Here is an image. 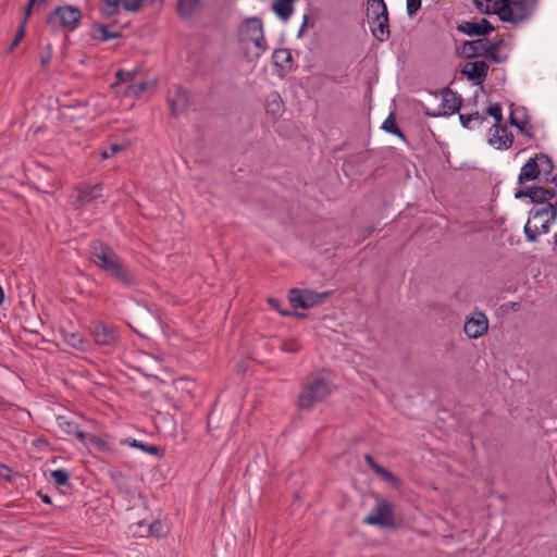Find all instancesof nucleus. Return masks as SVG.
Returning <instances> with one entry per match:
<instances>
[{
  "instance_id": "nucleus-12",
  "label": "nucleus",
  "mask_w": 557,
  "mask_h": 557,
  "mask_svg": "<svg viewBox=\"0 0 557 557\" xmlns=\"http://www.w3.org/2000/svg\"><path fill=\"white\" fill-rule=\"evenodd\" d=\"M556 196L557 191L553 188L536 185L520 187L515 193L517 199L529 198L531 203L542 205L543 207H545L546 203H550L549 200Z\"/></svg>"
},
{
  "instance_id": "nucleus-56",
  "label": "nucleus",
  "mask_w": 557,
  "mask_h": 557,
  "mask_svg": "<svg viewBox=\"0 0 557 557\" xmlns=\"http://www.w3.org/2000/svg\"><path fill=\"white\" fill-rule=\"evenodd\" d=\"M14 407L15 405L13 403L7 400L3 396L0 395V413L9 412L13 410Z\"/></svg>"
},
{
  "instance_id": "nucleus-5",
  "label": "nucleus",
  "mask_w": 557,
  "mask_h": 557,
  "mask_svg": "<svg viewBox=\"0 0 557 557\" xmlns=\"http://www.w3.org/2000/svg\"><path fill=\"white\" fill-rule=\"evenodd\" d=\"M83 13L78 7L65 4L57 7L46 16V24L52 32L64 28L74 32L82 23Z\"/></svg>"
},
{
  "instance_id": "nucleus-60",
  "label": "nucleus",
  "mask_w": 557,
  "mask_h": 557,
  "mask_svg": "<svg viewBox=\"0 0 557 557\" xmlns=\"http://www.w3.org/2000/svg\"><path fill=\"white\" fill-rule=\"evenodd\" d=\"M111 479L114 481V483L116 484V486L120 490L123 488L122 480L124 479V475H123V473L121 471L112 472L111 473Z\"/></svg>"
},
{
  "instance_id": "nucleus-15",
  "label": "nucleus",
  "mask_w": 557,
  "mask_h": 557,
  "mask_svg": "<svg viewBox=\"0 0 557 557\" xmlns=\"http://www.w3.org/2000/svg\"><path fill=\"white\" fill-rule=\"evenodd\" d=\"M488 64L485 60H476L467 62L460 70V74L466 76L474 85H480L483 89V84L488 74Z\"/></svg>"
},
{
  "instance_id": "nucleus-48",
  "label": "nucleus",
  "mask_w": 557,
  "mask_h": 557,
  "mask_svg": "<svg viewBox=\"0 0 557 557\" xmlns=\"http://www.w3.org/2000/svg\"><path fill=\"white\" fill-rule=\"evenodd\" d=\"M34 10L36 12H38L37 11V0H27V3L25 4V7L23 9V21L20 25H24V27L26 28L28 18L30 17Z\"/></svg>"
},
{
  "instance_id": "nucleus-6",
  "label": "nucleus",
  "mask_w": 557,
  "mask_h": 557,
  "mask_svg": "<svg viewBox=\"0 0 557 557\" xmlns=\"http://www.w3.org/2000/svg\"><path fill=\"white\" fill-rule=\"evenodd\" d=\"M499 21L509 24H519L528 20L536 9L537 0H500Z\"/></svg>"
},
{
  "instance_id": "nucleus-21",
  "label": "nucleus",
  "mask_w": 557,
  "mask_h": 557,
  "mask_svg": "<svg viewBox=\"0 0 557 557\" xmlns=\"http://www.w3.org/2000/svg\"><path fill=\"white\" fill-rule=\"evenodd\" d=\"M265 112L272 121H276L284 112V102L278 91H271L265 98Z\"/></svg>"
},
{
  "instance_id": "nucleus-47",
  "label": "nucleus",
  "mask_w": 557,
  "mask_h": 557,
  "mask_svg": "<svg viewBox=\"0 0 557 557\" xmlns=\"http://www.w3.org/2000/svg\"><path fill=\"white\" fill-rule=\"evenodd\" d=\"M87 448H96L99 451L110 450L108 443L95 434H91Z\"/></svg>"
},
{
  "instance_id": "nucleus-50",
  "label": "nucleus",
  "mask_w": 557,
  "mask_h": 557,
  "mask_svg": "<svg viewBox=\"0 0 557 557\" xmlns=\"http://www.w3.org/2000/svg\"><path fill=\"white\" fill-rule=\"evenodd\" d=\"M422 0H406L407 14L413 17L421 9Z\"/></svg>"
},
{
  "instance_id": "nucleus-33",
  "label": "nucleus",
  "mask_w": 557,
  "mask_h": 557,
  "mask_svg": "<svg viewBox=\"0 0 557 557\" xmlns=\"http://www.w3.org/2000/svg\"><path fill=\"white\" fill-rule=\"evenodd\" d=\"M122 0H100L99 12L103 18L119 14Z\"/></svg>"
},
{
  "instance_id": "nucleus-64",
  "label": "nucleus",
  "mask_w": 557,
  "mask_h": 557,
  "mask_svg": "<svg viewBox=\"0 0 557 557\" xmlns=\"http://www.w3.org/2000/svg\"><path fill=\"white\" fill-rule=\"evenodd\" d=\"M548 182L554 184V187H552L555 191H557V173L550 174Z\"/></svg>"
},
{
  "instance_id": "nucleus-32",
  "label": "nucleus",
  "mask_w": 557,
  "mask_h": 557,
  "mask_svg": "<svg viewBox=\"0 0 557 557\" xmlns=\"http://www.w3.org/2000/svg\"><path fill=\"white\" fill-rule=\"evenodd\" d=\"M371 150L359 151L357 153L349 156L346 159L345 164L361 172V166L371 158Z\"/></svg>"
},
{
  "instance_id": "nucleus-13",
  "label": "nucleus",
  "mask_w": 557,
  "mask_h": 557,
  "mask_svg": "<svg viewBox=\"0 0 557 557\" xmlns=\"http://www.w3.org/2000/svg\"><path fill=\"white\" fill-rule=\"evenodd\" d=\"M456 29L469 37L486 38L496 27L485 17L479 21H462L457 24Z\"/></svg>"
},
{
  "instance_id": "nucleus-23",
  "label": "nucleus",
  "mask_w": 557,
  "mask_h": 557,
  "mask_svg": "<svg viewBox=\"0 0 557 557\" xmlns=\"http://www.w3.org/2000/svg\"><path fill=\"white\" fill-rule=\"evenodd\" d=\"M121 444L128 445L132 448L140 449L141 451L152 455V456H156L158 458H162L165 453L164 448L159 445L145 443V442L138 441L136 438L123 440V441H121Z\"/></svg>"
},
{
  "instance_id": "nucleus-7",
  "label": "nucleus",
  "mask_w": 557,
  "mask_h": 557,
  "mask_svg": "<svg viewBox=\"0 0 557 557\" xmlns=\"http://www.w3.org/2000/svg\"><path fill=\"white\" fill-rule=\"evenodd\" d=\"M364 524L387 530H398L400 522L395 520L394 505L387 499H377L371 512L363 519Z\"/></svg>"
},
{
  "instance_id": "nucleus-25",
  "label": "nucleus",
  "mask_w": 557,
  "mask_h": 557,
  "mask_svg": "<svg viewBox=\"0 0 557 557\" xmlns=\"http://www.w3.org/2000/svg\"><path fill=\"white\" fill-rule=\"evenodd\" d=\"M60 336L62 341L70 347L81 351L86 350L87 341L78 332L66 331L63 326L60 327Z\"/></svg>"
},
{
  "instance_id": "nucleus-59",
  "label": "nucleus",
  "mask_w": 557,
  "mask_h": 557,
  "mask_svg": "<svg viewBox=\"0 0 557 557\" xmlns=\"http://www.w3.org/2000/svg\"><path fill=\"white\" fill-rule=\"evenodd\" d=\"M363 459L366 463L370 467V469H372L373 471L380 466L375 458L370 454H366Z\"/></svg>"
},
{
  "instance_id": "nucleus-26",
  "label": "nucleus",
  "mask_w": 557,
  "mask_h": 557,
  "mask_svg": "<svg viewBox=\"0 0 557 557\" xmlns=\"http://www.w3.org/2000/svg\"><path fill=\"white\" fill-rule=\"evenodd\" d=\"M371 24L372 35L379 41H385L389 37V25H388V14L383 16L380 20H371L369 21Z\"/></svg>"
},
{
  "instance_id": "nucleus-22",
  "label": "nucleus",
  "mask_w": 557,
  "mask_h": 557,
  "mask_svg": "<svg viewBox=\"0 0 557 557\" xmlns=\"http://www.w3.org/2000/svg\"><path fill=\"white\" fill-rule=\"evenodd\" d=\"M488 38H478L473 40H467L463 42V51L467 58L473 59L478 57H484L486 54V45Z\"/></svg>"
},
{
  "instance_id": "nucleus-16",
  "label": "nucleus",
  "mask_w": 557,
  "mask_h": 557,
  "mask_svg": "<svg viewBox=\"0 0 557 557\" xmlns=\"http://www.w3.org/2000/svg\"><path fill=\"white\" fill-rule=\"evenodd\" d=\"M488 330V319L482 311L473 312L465 322V334L472 339L481 337Z\"/></svg>"
},
{
  "instance_id": "nucleus-42",
  "label": "nucleus",
  "mask_w": 557,
  "mask_h": 557,
  "mask_svg": "<svg viewBox=\"0 0 557 557\" xmlns=\"http://www.w3.org/2000/svg\"><path fill=\"white\" fill-rule=\"evenodd\" d=\"M139 71H140L139 67H136L132 71H125L122 69L117 70L115 72L116 84L128 83V82L134 81V78L137 76Z\"/></svg>"
},
{
  "instance_id": "nucleus-46",
  "label": "nucleus",
  "mask_w": 557,
  "mask_h": 557,
  "mask_svg": "<svg viewBox=\"0 0 557 557\" xmlns=\"http://www.w3.org/2000/svg\"><path fill=\"white\" fill-rule=\"evenodd\" d=\"M281 349L284 352L297 354L298 351H300L301 345L296 338H288L282 343Z\"/></svg>"
},
{
  "instance_id": "nucleus-18",
  "label": "nucleus",
  "mask_w": 557,
  "mask_h": 557,
  "mask_svg": "<svg viewBox=\"0 0 557 557\" xmlns=\"http://www.w3.org/2000/svg\"><path fill=\"white\" fill-rule=\"evenodd\" d=\"M168 104L170 107V115L177 117L185 113L188 108V94L181 86H175L172 94L168 97Z\"/></svg>"
},
{
  "instance_id": "nucleus-4",
  "label": "nucleus",
  "mask_w": 557,
  "mask_h": 557,
  "mask_svg": "<svg viewBox=\"0 0 557 557\" xmlns=\"http://www.w3.org/2000/svg\"><path fill=\"white\" fill-rule=\"evenodd\" d=\"M134 325L131 327L143 337L156 335L162 329V320L159 311L148 307L146 304H138L133 312Z\"/></svg>"
},
{
  "instance_id": "nucleus-1",
  "label": "nucleus",
  "mask_w": 557,
  "mask_h": 557,
  "mask_svg": "<svg viewBox=\"0 0 557 557\" xmlns=\"http://www.w3.org/2000/svg\"><path fill=\"white\" fill-rule=\"evenodd\" d=\"M89 250L95 258V264L108 277L125 289H137L141 280L138 272L108 244L100 239H92Z\"/></svg>"
},
{
  "instance_id": "nucleus-55",
  "label": "nucleus",
  "mask_w": 557,
  "mask_h": 557,
  "mask_svg": "<svg viewBox=\"0 0 557 557\" xmlns=\"http://www.w3.org/2000/svg\"><path fill=\"white\" fill-rule=\"evenodd\" d=\"M547 212H548L549 216L546 220V222L549 221L550 218H552V221H556V219H557V201L555 203H546L544 213L546 214Z\"/></svg>"
},
{
  "instance_id": "nucleus-14",
  "label": "nucleus",
  "mask_w": 557,
  "mask_h": 557,
  "mask_svg": "<svg viewBox=\"0 0 557 557\" xmlns=\"http://www.w3.org/2000/svg\"><path fill=\"white\" fill-rule=\"evenodd\" d=\"M89 330L95 343L98 345L114 346L120 338L115 326L102 322L91 323Z\"/></svg>"
},
{
  "instance_id": "nucleus-17",
  "label": "nucleus",
  "mask_w": 557,
  "mask_h": 557,
  "mask_svg": "<svg viewBox=\"0 0 557 557\" xmlns=\"http://www.w3.org/2000/svg\"><path fill=\"white\" fill-rule=\"evenodd\" d=\"M102 184H95L94 186L87 184H79L75 187L76 198L73 201V206L75 209H81L94 200L100 198L102 196Z\"/></svg>"
},
{
  "instance_id": "nucleus-44",
  "label": "nucleus",
  "mask_w": 557,
  "mask_h": 557,
  "mask_svg": "<svg viewBox=\"0 0 557 557\" xmlns=\"http://www.w3.org/2000/svg\"><path fill=\"white\" fill-rule=\"evenodd\" d=\"M147 87H148L147 82L131 84L124 90V96H139L147 89Z\"/></svg>"
},
{
  "instance_id": "nucleus-36",
  "label": "nucleus",
  "mask_w": 557,
  "mask_h": 557,
  "mask_svg": "<svg viewBox=\"0 0 557 557\" xmlns=\"http://www.w3.org/2000/svg\"><path fill=\"white\" fill-rule=\"evenodd\" d=\"M170 533V528L166 523L161 520H154L148 525V534L150 536L161 539L165 537Z\"/></svg>"
},
{
  "instance_id": "nucleus-30",
  "label": "nucleus",
  "mask_w": 557,
  "mask_h": 557,
  "mask_svg": "<svg viewBox=\"0 0 557 557\" xmlns=\"http://www.w3.org/2000/svg\"><path fill=\"white\" fill-rule=\"evenodd\" d=\"M368 18L371 20H380L383 16L387 15V8L383 0H368Z\"/></svg>"
},
{
  "instance_id": "nucleus-57",
  "label": "nucleus",
  "mask_w": 557,
  "mask_h": 557,
  "mask_svg": "<svg viewBox=\"0 0 557 557\" xmlns=\"http://www.w3.org/2000/svg\"><path fill=\"white\" fill-rule=\"evenodd\" d=\"M280 314H281L282 317H294V318H297V319H299V320H302V319H306V318H307V313H305V312H299V311H297L296 309H295V310H293V311H290V310H288V311H280Z\"/></svg>"
},
{
  "instance_id": "nucleus-35",
  "label": "nucleus",
  "mask_w": 557,
  "mask_h": 557,
  "mask_svg": "<svg viewBox=\"0 0 557 557\" xmlns=\"http://www.w3.org/2000/svg\"><path fill=\"white\" fill-rule=\"evenodd\" d=\"M382 128L386 133H389L392 135L397 136L398 138L403 139V140H406V136H405L404 132L397 125L394 112H392L387 116V119L383 122Z\"/></svg>"
},
{
  "instance_id": "nucleus-28",
  "label": "nucleus",
  "mask_w": 557,
  "mask_h": 557,
  "mask_svg": "<svg viewBox=\"0 0 557 557\" xmlns=\"http://www.w3.org/2000/svg\"><path fill=\"white\" fill-rule=\"evenodd\" d=\"M201 7V0H177L176 11L182 18H189Z\"/></svg>"
},
{
  "instance_id": "nucleus-3",
  "label": "nucleus",
  "mask_w": 557,
  "mask_h": 557,
  "mask_svg": "<svg viewBox=\"0 0 557 557\" xmlns=\"http://www.w3.org/2000/svg\"><path fill=\"white\" fill-rule=\"evenodd\" d=\"M553 171V159L546 153H537L522 165L518 175V184L521 187L528 186L527 182L537 181L541 175H543L544 182H548Z\"/></svg>"
},
{
  "instance_id": "nucleus-19",
  "label": "nucleus",
  "mask_w": 557,
  "mask_h": 557,
  "mask_svg": "<svg viewBox=\"0 0 557 557\" xmlns=\"http://www.w3.org/2000/svg\"><path fill=\"white\" fill-rule=\"evenodd\" d=\"M488 143L496 145L497 149H508L512 146L513 135L506 125L494 124L490 129Z\"/></svg>"
},
{
  "instance_id": "nucleus-10",
  "label": "nucleus",
  "mask_w": 557,
  "mask_h": 557,
  "mask_svg": "<svg viewBox=\"0 0 557 557\" xmlns=\"http://www.w3.org/2000/svg\"><path fill=\"white\" fill-rule=\"evenodd\" d=\"M442 101L435 109L424 108V114L430 117L450 116L459 112L462 106V98L449 87L441 90Z\"/></svg>"
},
{
  "instance_id": "nucleus-24",
  "label": "nucleus",
  "mask_w": 557,
  "mask_h": 557,
  "mask_svg": "<svg viewBox=\"0 0 557 557\" xmlns=\"http://www.w3.org/2000/svg\"><path fill=\"white\" fill-rule=\"evenodd\" d=\"M505 45V40L500 36H496L493 41L488 40L486 45L485 60L493 63H503L507 60V55H500L498 50Z\"/></svg>"
},
{
  "instance_id": "nucleus-41",
  "label": "nucleus",
  "mask_w": 557,
  "mask_h": 557,
  "mask_svg": "<svg viewBox=\"0 0 557 557\" xmlns=\"http://www.w3.org/2000/svg\"><path fill=\"white\" fill-rule=\"evenodd\" d=\"M460 124L463 128H472L471 122L478 121L480 124L483 123L485 116L480 114L479 112L470 113V114H459Z\"/></svg>"
},
{
  "instance_id": "nucleus-61",
  "label": "nucleus",
  "mask_w": 557,
  "mask_h": 557,
  "mask_svg": "<svg viewBox=\"0 0 557 557\" xmlns=\"http://www.w3.org/2000/svg\"><path fill=\"white\" fill-rule=\"evenodd\" d=\"M37 496L41 499L42 503H45L47 505H52V498L48 494L44 493L42 491H38Z\"/></svg>"
},
{
  "instance_id": "nucleus-43",
  "label": "nucleus",
  "mask_w": 557,
  "mask_h": 557,
  "mask_svg": "<svg viewBox=\"0 0 557 557\" xmlns=\"http://www.w3.org/2000/svg\"><path fill=\"white\" fill-rule=\"evenodd\" d=\"M485 117L491 116L495 120V124H500L503 121V113H502V106L498 102H495L491 106H488L485 109V114H483Z\"/></svg>"
},
{
  "instance_id": "nucleus-2",
  "label": "nucleus",
  "mask_w": 557,
  "mask_h": 557,
  "mask_svg": "<svg viewBox=\"0 0 557 557\" xmlns=\"http://www.w3.org/2000/svg\"><path fill=\"white\" fill-rule=\"evenodd\" d=\"M335 389L334 384L322 376H315L302 385L297 398L300 410H309L315 403L323 401Z\"/></svg>"
},
{
  "instance_id": "nucleus-31",
  "label": "nucleus",
  "mask_w": 557,
  "mask_h": 557,
  "mask_svg": "<svg viewBox=\"0 0 557 557\" xmlns=\"http://www.w3.org/2000/svg\"><path fill=\"white\" fill-rule=\"evenodd\" d=\"M240 32H245L248 37L250 35H260L263 33V23L259 16H251L244 21Z\"/></svg>"
},
{
  "instance_id": "nucleus-8",
  "label": "nucleus",
  "mask_w": 557,
  "mask_h": 557,
  "mask_svg": "<svg viewBox=\"0 0 557 557\" xmlns=\"http://www.w3.org/2000/svg\"><path fill=\"white\" fill-rule=\"evenodd\" d=\"M333 295V290L318 293L308 288H292L288 292V301L294 309H309L323 304L324 300Z\"/></svg>"
},
{
  "instance_id": "nucleus-49",
  "label": "nucleus",
  "mask_w": 557,
  "mask_h": 557,
  "mask_svg": "<svg viewBox=\"0 0 557 557\" xmlns=\"http://www.w3.org/2000/svg\"><path fill=\"white\" fill-rule=\"evenodd\" d=\"M146 0H122V7L126 12H138Z\"/></svg>"
},
{
  "instance_id": "nucleus-11",
  "label": "nucleus",
  "mask_w": 557,
  "mask_h": 557,
  "mask_svg": "<svg viewBox=\"0 0 557 557\" xmlns=\"http://www.w3.org/2000/svg\"><path fill=\"white\" fill-rule=\"evenodd\" d=\"M36 190L49 194L54 187L55 175L51 168L34 161L29 168Z\"/></svg>"
},
{
  "instance_id": "nucleus-53",
  "label": "nucleus",
  "mask_w": 557,
  "mask_h": 557,
  "mask_svg": "<svg viewBox=\"0 0 557 557\" xmlns=\"http://www.w3.org/2000/svg\"><path fill=\"white\" fill-rule=\"evenodd\" d=\"M249 40L253 42L255 47L264 51L267 50V42H265V38H264V34H260V35H250L249 36Z\"/></svg>"
},
{
  "instance_id": "nucleus-52",
  "label": "nucleus",
  "mask_w": 557,
  "mask_h": 557,
  "mask_svg": "<svg viewBox=\"0 0 557 557\" xmlns=\"http://www.w3.org/2000/svg\"><path fill=\"white\" fill-rule=\"evenodd\" d=\"M13 470L9 466L0 462V480L11 483L13 481Z\"/></svg>"
},
{
  "instance_id": "nucleus-45",
  "label": "nucleus",
  "mask_w": 557,
  "mask_h": 557,
  "mask_svg": "<svg viewBox=\"0 0 557 557\" xmlns=\"http://www.w3.org/2000/svg\"><path fill=\"white\" fill-rule=\"evenodd\" d=\"M25 32H26V28L24 27V25H20L17 30H16V33H15V35H14L13 40L11 41L9 47L7 48V53H12L16 49V47L20 45V42L25 37Z\"/></svg>"
},
{
  "instance_id": "nucleus-29",
  "label": "nucleus",
  "mask_w": 557,
  "mask_h": 557,
  "mask_svg": "<svg viewBox=\"0 0 557 557\" xmlns=\"http://www.w3.org/2000/svg\"><path fill=\"white\" fill-rule=\"evenodd\" d=\"M475 9L481 14L485 15H497L499 17V9L503 4H499L498 2L500 0H472Z\"/></svg>"
},
{
  "instance_id": "nucleus-51",
  "label": "nucleus",
  "mask_w": 557,
  "mask_h": 557,
  "mask_svg": "<svg viewBox=\"0 0 557 557\" xmlns=\"http://www.w3.org/2000/svg\"><path fill=\"white\" fill-rule=\"evenodd\" d=\"M124 150V146L120 144H112L101 153L103 159H109L116 154L117 152Z\"/></svg>"
},
{
  "instance_id": "nucleus-27",
  "label": "nucleus",
  "mask_w": 557,
  "mask_h": 557,
  "mask_svg": "<svg viewBox=\"0 0 557 557\" xmlns=\"http://www.w3.org/2000/svg\"><path fill=\"white\" fill-rule=\"evenodd\" d=\"M295 1L296 0H273L272 10L281 21L286 22L294 12Z\"/></svg>"
},
{
  "instance_id": "nucleus-62",
  "label": "nucleus",
  "mask_w": 557,
  "mask_h": 557,
  "mask_svg": "<svg viewBox=\"0 0 557 557\" xmlns=\"http://www.w3.org/2000/svg\"><path fill=\"white\" fill-rule=\"evenodd\" d=\"M525 124H527V123H525L524 121H520V122H519V124H518V126H516V127L518 128V131H519V133H520V134L525 135V136H528V137H531L532 135H531V133H529V131L527 129Z\"/></svg>"
},
{
  "instance_id": "nucleus-40",
  "label": "nucleus",
  "mask_w": 557,
  "mask_h": 557,
  "mask_svg": "<svg viewBox=\"0 0 557 557\" xmlns=\"http://www.w3.org/2000/svg\"><path fill=\"white\" fill-rule=\"evenodd\" d=\"M374 472L381 476L383 480L389 482L393 486H399L401 481L398 476H396L393 472L384 468L383 466H379Z\"/></svg>"
},
{
  "instance_id": "nucleus-34",
  "label": "nucleus",
  "mask_w": 557,
  "mask_h": 557,
  "mask_svg": "<svg viewBox=\"0 0 557 557\" xmlns=\"http://www.w3.org/2000/svg\"><path fill=\"white\" fill-rule=\"evenodd\" d=\"M115 24H116V22H113L109 25H104L101 23H94L91 25V29H90V37L92 39L101 41V42L108 41L110 27H113Z\"/></svg>"
},
{
  "instance_id": "nucleus-54",
  "label": "nucleus",
  "mask_w": 557,
  "mask_h": 557,
  "mask_svg": "<svg viewBox=\"0 0 557 557\" xmlns=\"http://www.w3.org/2000/svg\"><path fill=\"white\" fill-rule=\"evenodd\" d=\"M85 447H88L89 438L91 437V433H87L82 431L79 428L72 434Z\"/></svg>"
},
{
  "instance_id": "nucleus-37",
  "label": "nucleus",
  "mask_w": 557,
  "mask_h": 557,
  "mask_svg": "<svg viewBox=\"0 0 557 557\" xmlns=\"http://www.w3.org/2000/svg\"><path fill=\"white\" fill-rule=\"evenodd\" d=\"M70 472L65 469H57L50 472V479L57 486L71 487Z\"/></svg>"
},
{
  "instance_id": "nucleus-63",
  "label": "nucleus",
  "mask_w": 557,
  "mask_h": 557,
  "mask_svg": "<svg viewBox=\"0 0 557 557\" xmlns=\"http://www.w3.org/2000/svg\"><path fill=\"white\" fill-rule=\"evenodd\" d=\"M374 231V225H370V226H367L364 227L362 231H361V236L362 238H367L369 237Z\"/></svg>"
},
{
  "instance_id": "nucleus-38",
  "label": "nucleus",
  "mask_w": 557,
  "mask_h": 557,
  "mask_svg": "<svg viewBox=\"0 0 557 557\" xmlns=\"http://www.w3.org/2000/svg\"><path fill=\"white\" fill-rule=\"evenodd\" d=\"M52 55H53V48H52L51 42H47L46 45H42L41 49L39 51V61H40V67L42 71H47L49 69Z\"/></svg>"
},
{
  "instance_id": "nucleus-9",
  "label": "nucleus",
  "mask_w": 557,
  "mask_h": 557,
  "mask_svg": "<svg viewBox=\"0 0 557 557\" xmlns=\"http://www.w3.org/2000/svg\"><path fill=\"white\" fill-rule=\"evenodd\" d=\"M544 211L545 207H533L529 212V220L524 224L523 232L530 243H536L539 235L546 234L555 222L552 221V218L546 222L549 215L548 212L545 214Z\"/></svg>"
},
{
  "instance_id": "nucleus-58",
  "label": "nucleus",
  "mask_w": 557,
  "mask_h": 557,
  "mask_svg": "<svg viewBox=\"0 0 557 557\" xmlns=\"http://www.w3.org/2000/svg\"><path fill=\"white\" fill-rule=\"evenodd\" d=\"M268 304L269 306L272 308V309H275L277 310L278 312L280 311H285L284 309L281 308L282 306V300L278 299V298H274V297H270L268 298Z\"/></svg>"
},
{
  "instance_id": "nucleus-39",
  "label": "nucleus",
  "mask_w": 557,
  "mask_h": 557,
  "mask_svg": "<svg viewBox=\"0 0 557 557\" xmlns=\"http://www.w3.org/2000/svg\"><path fill=\"white\" fill-rule=\"evenodd\" d=\"M57 424L66 435H72L79 428L77 422L65 416H58Z\"/></svg>"
},
{
  "instance_id": "nucleus-20",
  "label": "nucleus",
  "mask_w": 557,
  "mask_h": 557,
  "mask_svg": "<svg viewBox=\"0 0 557 557\" xmlns=\"http://www.w3.org/2000/svg\"><path fill=\"white\" fill-rule=\"evenodd\" d=\"M272 60L276 69V73L280 77H284L286 74L293 71L294 60L289 49H275L272 54Z\"/></svg>"
}]
</instances>
